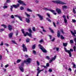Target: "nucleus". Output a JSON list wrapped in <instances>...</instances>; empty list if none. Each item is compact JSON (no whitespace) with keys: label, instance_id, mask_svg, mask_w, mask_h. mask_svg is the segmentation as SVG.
<instances>
[{"label":"nucleus","instance_id":"27","mask_svg":"<svg viewBox=\"0 0 76 76\" xmlns=\"http://www.w3.org/2000/svg\"><path fill=\"white\" fill-rule=\"evenodd\" d=\"M46 19L48 21V22H51V20H50L48 18H46Z\"/></svg>","mask_w":76,"mask_h":76},{"label":"nucleus","instance_id":"11","mask_svg":"<svg viewBox=\"0 0 76 76\" xmlns=\"http://www.w3.org/2000/svg\"><path fill=\"white\" fill-rule=\"evenodd\" d=\"M37 15L38 16L39 18H40V20H43V16H41L39 14H37Z\"/></svg>","mask_w":76,"mask_h":76},{"label":"nucleus","instance_id":"33","mask_svg":"<svg viewBox=\"0 0 76 76\" xmlns=\"http://www.w3.org/2000/svg\"><path fill=\"white\" fill-rule=\"evenodd\" d=\"M19 33V31L18 30H17L16 31L15 35L16 36L18 35V34Z\"/></svg>","mask_w":76,"mask_h":76},{"label":"nucleus","instance_id":"14","mask_svg":"<svg viewBox=\"0 0 76 76\" xmlns=\"http://www.w3.org/2000/svg\"><path fill=\"white\" fill-rule=\"evenodd\" d=\"M8 28L9 31H12V26L10 25H8Z\"/></svg>","mask_w":76,"mask_h":76},{"label":"nucleus","instance_id":"22","mask_svg":"<svg viewBox=\"0 0 76 76\" xmlns=\"http://www.w3.org/2000/svg\"><path fill=\"white\" fill-rule=\"evenodd\" d=\"M27 11H28V12H32V10L29 8H27Z\"/></svg>","mask_w":76,"mask_h":76},{"label":"nucleus","instance_id":"8","mask_svg":"<svg viewBox=\"0 0 76 76\" xmlns=\"http://www.w3.org/2000/svg\"><path fill=\"white\" fill-rule=\"evenodd\" d=\"M18 3H19L20 4H22L23 6H26V4L23 3V1L20 0L18 1Z\"/></svg>","mask_w":76,"mask_h":76},{"label":"nucleus","instance_id":"62","mask_svg":"<svg viewBox=\"0 0 76 76\" xmlns=\"http://www.w3.org/2000/svg\"><path fill=\"white\" fill-rule=\"evenodd\" d=\"M25 57H26V58H28V55H25Z\"/></svg>","mask_w":76,"mask_h":76},{"label":"nucleus","instance_id":"21","mask_svg":"<svg viewBox=\"0 0 76 76\" xmlns=\"http://www.w3.org/2000/svg\"><path fill=\"white\" fill-rule=\"evenodd\" d=\"M43 10H49V11H50L51 10H48V8H43Z\"/></svg>","mask_w":76,"mask_h":76},{"label":"nucleus","instance_id":"43","mask_svg":"<svg viewBox=\"0 0 76 76\" xmlns=\"http://www.w3.org/2000/svg\"><path fill=\"white\" fill-rule=\"evenodd\" d=\"M46 15L49 18H51V17H50V14H49V13H47Z\"/></svg>","mask_w":76,"mask_h":76},{"label":"nucleus","instance_id":"37","mask_svg":"<svg viewBox=\"0 0 76 76\" xmlns=\"http://www.w3.org/2000/svg\"><path fill=\"white\" fill-rule=\"evenodd\" d=\"M18 18L21 20V21H22V18L20 17V16H18Z\"/></svg>","mask_w":76,"mask_h":76},{"label":"nucleus","instance_id":"63","mask_svg":"<svg viewBox=\"0 0 76 76\" xmlns=\"http://www.w3.org/2000/svg\"><path fill=\"white\" fill-rule=\"evenodd\" d=\"M4 45H5V46H7V47H9V45L8 44L5 43L4 44Z\"/></svg>","mask_w":76,"mask_h":76},{"label":"nucleus","instance_id":"38","mask_svg":"<svg viewBox=\"0 0 76 76\" xmlns=\"http://www.w3.org/2000/svg\"><path fill=\"white\" fill-rule=\"evenodd\" d=\"M61 39H64V37L63 36V35H61Z\"/></svg>","mask_w":76,"mask_h":76},{"label":"nucleus","instance_id":"10","mask_svg":"<svg viewBox=\"0 0 76 76\" xmlns=\"http://www.w3.org/2000/svg\"><path fill=\"white\" fill-rule=\"evenodd\" d=\"M56 10L58 14H61V11L60 9H59L58 8H57L56 9Z\"/></svg>","mask_w":76,"mask_h":76},{"label":"nucleus","instance_id":"12","mask_svg":"<svg viewBox=\"0 0 76 76\" xmlns=\"http://www.w3.org/2000/svg\"><path fill=\"white\" fill-rule=\"evenodd\" d=\"M71 32L72 34L74 36V37H76V36L75 35V34H76V30H75L74 31V32L72 31H71Z\"/></svg>","mask_w":76,"mask_h":76},{"label":"nucleus","instance_id":"25","mask_svg":"<svg viewBox=\"0 0 76 76\" xmlns=\"http://www.w3.org/2000/svg\"><path fill=\"white\" fill-rule=\"evenodd\" d=\"M25 14L27 17H30V15L28 14L26 12H25Z\"/></svg>","mask_w":76,"mask_h":76},{"label":"nucleus","instance_id":"18","mask_svg":"<svg viewBox=\"0 0 76 76\" xmlns=\"http://www.w3.org/2000/svg\"><path fill=\"white\" fill-rule=\"evenodd\" d=\"M26 34H27L30 37H31V38H32V34H31V33H28V32H26Z\"/></svg>","mask_w":76,"mask_h":76},{"label":"nucleus","instance_id":"26","mask_svg":"<svg viewBox=\"0 0 76 76\" xmlns=\"http://www.w3.org/2000/svg\"><path fill=\"white\" fill-rule=\"evenodd\" d=\"M49 29L50 31L51 32V33H52L53 34L54 33V31H53V30L51 29V28H49Z\"/></svg>","mask_w":76,"mask_h":76},{"label":"nucleus","instance_id":"29","mask_svg":"<svg viewBox=\"0 0 76 76\" xmlns=\"http://www.w3.org/2000/svg\"><path fill=\"white\" fill-rule=\"evenodd\" d=\"M46 58L47 60H50V57H49L48 56H46Z\"/></svg>","mask_w":76,"mask_h":76},{"label":"nucleus","instance_id":"42","mask_svg":"<svg viewBox=\"0 0 76 76\" xmlns=\"http://www.w3.org/2000/svg\"><path fill=\"white\" fill-rule=\"evenodd\" d=\"M73 12L74 13H75V14L76 13V11H75V9H73Z\"/></svg>","mask_w":76,"mask_h":76},{"label":"nucleus","instance_id":"46","mask_svg":"<svg viewBox=\"0 0 76 76\" xmlns=\"http://www.w3.org/2000/svg\"><path fill=\"white\" fill-rule=\"evenodd\" d=\"M8 7L7 6H4L3 7V9H6Z\"/></svg>","mask_w":76,"mask_h":76},{"label":"nucleus","instance_id":"59","mask_svg":"<svg viewBox=\"0 0 76 76\" xmlns=\"http://www.w3.org/2000/svg\"><path fill=\"white\" fill-rule=\"evenodd\" d=\"M49 72H52V70L51 69H50L48 70Z\"/></svg>","mask_w":76,"mask_h":76},{"label":"nucleus","instance_id":"30","mask_svg":"<svg viewBox=\"0 0 76 76\" xmlns=\"http://www.w3.org/2000/svg\"><path fill=\"white\" fill-rule=\"evenodd\" d=\"M63 45L65 47H66V46L67 45V43H63Z\"/></svg>","mask_w":76,"mask_h":76},{"label":"nucleus","instance_id":"13","mask_svg":"<svg viewBox=\"0 0 76 76\" xmlns=\"http://www.w3.org/2000/svg\"><path fill=\"white\" fill-rule=\"evenodd\" d=\"M21 31L24 34V37H26L28 34H26H26H25V32H24V30L23 29H21Z\"/></svg>","mask_w":76,"mask_h":76},{"label":"nucleus","instance_id":"3","mask_svg":"<svg viewBox=\"0 0 76 76\" xmlns=\"http://www.w3.org/2000/svg\"><path fill=\"white\" fill-rule=\"evenodd\" d=\"M19 4H17V5L13 4L12 6L11 5L10 6V10L11 12H13V10H12V9H13V7H15V8H17L18 7H19Z\"/></svg>","mask_w":76,"mask_h":76},{"label":"nucleus","instance_id":"15","mask_svg":"<svg viewBox=\"0 0 76 76\" xmlns=\"http://www.w3.org/2000/svg\"><path fill=\"white\" fill-rule=\"evenodd\" d=\"M13 35V33H10L9 35V37L10 38H12V36Z\"/></svg>","mask_w":76,"mask_h":76},{"label":"nucleus","instance_id":"36","mask_svg":"<svg viewBox=\"0 0 76 76\" xmlns=\"http://www.w3.org/2000/svg\"><path fill=\"white\" fill-rule=\"evenodd\" d=\"M36 46V45L34 44L33 45L32 47V49H35V48Z\"/></svg>","mask_w":76,"mask_h":76},{"label":"nucleus","instance_id":"45","mask_svg":"<svg viewBox=\"0 0 76 76\" xmlns=\"http://www.w3.org/2000/svg\"><path fill=\"white\" fill-rule=\"evenodd\" d=\"M33 53L35 55H36V51H35L34 50L33 51Z\"/></svg>","mask_w":76,"mask_h":76},{"label":"nucleus","instance_id":"17","mask_svg":"<svg viewBox=\"0 0 76 76\" xmlns=\"http://www.w3.org/2000/svg\"><path fill=\"white\" fill-rule=\"evenodd\" d=\"M26 21L27 23H30V20H29V18H26Z\"/></svg>","mask_w":76,"mask_h":76},{"label":"nucleus","instance_id":"53","mask_svg":"<svg viewBox=\"0 0 76 76\" xmlns=\"http://www.w3.org/2000/svg\"><path fill=\"white\" fill-rule=\"evenodd\" d=\"M3 42H2L0 44V46H3Z\"/></svg>","mask_w":76,"mask_h":76},{"label":"nucleus","instance_id":"5","mask_svg":"<svg viewBox=\"0 0 76 76\" xmlns=\"http://www.w3.org/2000/svg\"><path fill=\"white\" fill-rule=\"evenodd\" d=\"M31 59L30 58H28L26 60H25V63L26 64H28L29 63H30L31 62Z\"/></svg>","mask_w":76,"mask_h":76},{"label":"nucleus","instance_id":"2","mask_svg":"<svg viewBox=\"0 0 76 76\" xmlns=\"http://www.w3.org/2000/svg\"><path fill=\"white\" fill-rule=\"evenodd\" d=\"M38 46L39 47V48L42 50V52L45 53H47V50H45L42 45H41V44L39 45Z\"/></svg>","mask_w":76,"mask_h":76},{"label":"nucleus","instance_id":"44","mask_svg":"<svg viewBox=\"0 0 76 76\" xmlns=\"http://www.w3.org/2000/svg\"><path fill=\"white\" fill-rule=\"evenodd\" d=\"M20 9L21 10H23L24 9V8H23V7H21L20 8Z\"/></svg>","mask_w":76,"mask_h":76},{"label":"nucleus","instance_id":"50","mask_svg":"<svg viewBox=\"0 0 76 76\" xmlns=\"http://www.w3.org/2000/svg\"><path fill=\"white\" fill-rule=\"evenodd\" d=\"M50 66V65L49 64V63H47L46 64V66L47 67H49Z\"/></svg>","mask_w":76,"mask_h":76},{"label":"nucleus","instance_id":"34","mask_svg":"<svg viewBox=\"0 0 76 76\" xmlns=\"http://www.w3.org/2000/svg\"><path fill=\"white\" fill-rule=\"evenodd\" d=\"M22 61V60H21V59H18L17 61V63H20V61Z\"/></svg>","mask_w":76,"mask_h":76},{"label":"nucleus","instance_id":"7","mask_svg":"<svg viewBox=\"0 0 76 76\" xmlns=\"http://www.w3.org/2000/svg\"><path fill=\"white\" fill-rule=\"evenodd\" d=\"M56 56H54V57L51 58V59L49 61V62L50 63H51L53 61H54L56 60Z\"/></svg>","mask_w":76,"mask_h":76},{"label":"nucleus","instance_id":"48","mask_svg":"<svg viewBox=\"0 0 76 76\" xmlns=\"http://www.w3.org/2000/svg\"><path fill=\"white\" fill-rule=\"evenodd\" d=\"M67 21V19H66V18L64 19V22L65 23H66Z\"/></svg>","mask_w":76,"mask_h":76},{"label":"nucleus","instance_id":"4","mask_svg":"<svg viewBox=\"0 0 76 76\" xmlns=\"http://www.w3.org/2000/svg\"><path fill=\"white\" fill-rule=\"evenodd\" d=\"M64 50L65 52L68 53L69 54V56L71 57H72V53H71V52H70L69 50H67V49L66 48H64Z\"/></svg>","mask_w":76,"mask_h":76},{"label":"nucleus","instance_id":"39","mask_svg":"<svg viewBox=\"0 0 76 76\" xmlns=\"http://www.w3.org/2000/svg\"><path fill=\"white\" fill-rule=\"evenodd\" d=\"M29 40H30L28 38L26 39V41L27 42H29Z\"/></svg>","mask_w":76,"mask_h":76},{"label":"nucleus","instance_id":"23","mask_svg":"<svg viewBox=\"0 0 76 76\" xmlns=\"http://www.w3.org/2000/svg\"><path fill=\"white\" fill-rule=\"evenodd\" d=\"M1 26H3L4 28H7V26H6L4 24H2L1 25Z\"/></svg>","mask_w":76,"mask_h":76},{"label":"nucleus","instance_id":"55","mask_svg":"<svg viewBox=\"0 0 76 76\" xmlns=\"http://www.w3.org/2000/svg\"><path fill=\"white\" fill-rule=\"evenodd\" d=\"M73 68H76V65L75 64H73Z\"/></svg>","mask_w":76,"mask_h":76},{"label":"nucleus","instance_id":"32","mask_svg":"<svg viewBox=\"0 0 76 76\" xmlns=\"http://www.w3.org/2000/svg\"><path fill=\"white\" fill-rule=\"evenodd\" d=\"M62 8L64 10V9H66L67 8V6H64L62 7Z\"/></svg>","mask_w":76,"mask_h":76},{"label":"nucleus","instance_id":"49","mask_svg":"<svg viewBox=\"0 0 76 76\" xmlns=\"http://www.w3.org/2000/svg\"><path fill=\"white\" fill-rule=\"evenodd\" d=\"M61 32L63 34H64V31H63V30L62 29H61Z\"/></svg>","mask_w":76,"mask_h":76},{"label":"nucleus","instance_id":"28","mask_svg":"<svg viewBox=\"0 0 76 76\" xmlns=\"http://www.w3.org/2000/svg\"><path fill=\"white\" fill-rule=\"evenodd\" d=\"M32 29L33 31L34 32H35V31H36V29H35V28L34 27H33L32 28Z\"/></svg>","mask_w":76,"mask_h":76},{"label":"nucleus","instance_id":"16","mask_svg":"<svg viewBox=\"0 0 76 76\" xmlns=\"http://www.w3.org/2000/svg\"><path fill=\"white\" fill-rule=\"evenodd\" d=\"M57 36L58 38H60V32L59 30L58 31Z\"/></svg>","mask_w":76,"mask_h":76},{"label":"nucleus","instance_id":"24","mask_svg":"<svg viewBox=\"0 0 76 76\" xmlns=\"http://www.w3.org/2000/svg\"><path fill=\"white\" fill-rule=\"evenodd\" d=\"M5 30V29H4L1 28V29H0V32H2L3 31H4Z\"/></svg>","mask_w":76,"mask_h":76},{"label":"nucleus","instance_id":"41","mask_svg":"<svg viewBox=\"0 0 76 76\" xmlns=\"http://www.w3.org/2000/svg\"><path fill=\"white\" fill-rule=\"evenodd\" d=\"M12 42L13 43V44H17L16 42H15V40H12Z\"/></svg>","mask_w":76,"mask_h":76},{"label":"nucleus","instance_id":"40","mask_svg":"<svg viewBox=\"0 0 76 76\" xmlns=\"http://www.w3.org/2000/svg\"><path fill=\"white\" fill-rule=\"evenodd\" d=\"M36 64H37V66H39V62L38 61L36 62Z\"/></svg>","mask_w":76,"mask_h":76},{"label":"nucleus","instance_id":"31","mask_svg":"<svg viewBox=\"0 0 76 76\" xmlns=\"http://www.w3.org/2000/svg\"><path fill=\"white\" fill-rule=\"evenodd\" d=\"M6 2L7 3H10L11 2V1L10 0H7Z\"/></svg>","mask_w":76,"mask_h":76},{"label":"nucleus","instance_id":"19","mask_svg":"<svg viewBox=\"0 0 76 76\" xmlns=\"http://www.w3.org/2000/svg\"><path fill=\"white\" fill-rule=\"evenodd\" d=\"M50 12H52V13H53V14L55 15H57V13L55 12V11L54 10H50Z\"/></svg>","mask_w":76,"mask_h":76},{"label":"nucleus","instance_id":"52","mask_svg":"<svg viewBox=\"0 0 76 76\" xmlns=\"http://www.w3.org/2000/svg\"><path fill=\"white\" fill-rule=\"evenodd\" d=\"M48 36L49 37L50 39H52V36L49 35Z\"/></svg>","mask_w":76,"mask_h":76},{"label":"nucleus","instance_id":"35","mask_svg":"<svg viewBox=\"0 0 76 76\" xmlns=\"http://www.w3.org/2000/svg\"><path fill=\"white\" fill-rule=\"evenodd\" d=\"M28 31L30 33H32V30L31 28H29L28 29Z\"/></svg>","mask_w":76,"mask_h":76},{"label":"nucleus","instance_id":"54","mask_svg":"<svg viewBox=\"0 0 76 76\" xmlns=\"http://www.w3.org/2000/svg\"><path fill=\"white\" fill-rule=\"evenodd\" d=\"M73 49L74 51H76V46H74L73 47Z\"/></svg>","mask_w":76,"mask_h":76},{"label":"nucleus","instance_id":"51","mask_svg":"<svg viewBox=\"0 0 76 76\" xmlns=\"http://www.w3.org/2000/svg\"><path fill=\"white\" fill-rule=\"evenodd\" d=\"M54 40H55V38H54V37H53V39L51 40V41H52V42H54Z\"/></svg>","mask_w":76,"mask_h":76},{"label":"nucleus","instance_id":"56","mask_svg":"<svg viewBox=\"0 0 76 76\" xmlns=\"http://www.w3.org/2000/svg\"><path fill=\"white\" fill-rule=\"evenodd\" d=\"M70 42L71 44H73V40H70Z\"/></svg>","mask_w":76,"mask_h":76},{"label":"nucleus","instance_id":"6","mask_svg":"<svg viewBox=\"0 0 76 76\" xmlns=\"http://www.w3.org/2000/svg\"><path fill=\"white\" fill-rule=\"evenodd\" d=\"M22 47L23 48V51L24 52L26 51V52H27V48H26V47L24 45V44H23L22 45Z\"/></svg>","mask_w":76,"mask_h":76},{"label":"nucleus","instance_id":"58","mask_svg":"<svg viewBox=\"0 0 76 76\" xmlns=\"http://www.w3.org/2000/svg\"><path fill=\"white\" fill-rule=\"evenodd\" d=\"M11 18L12 19H14V18H15V17H14V15H12L11 16Z\"/></svg>","mask_w":76,"mask_h":76},{"label":"nucleus","instance_id":"1","mask_svg":"<svg viewBox=\"0 0 76 76\" xmlns=\"http://www.w3.org/2000/svg\"><path fill=\"white\" fill-rule=\"evenodd\" d=\"M51 1L52 2H53V3H57V4H66L65 3L59 0L57 1Z\"/></svg>","mask_w":76,"mask_h":76},{"label":"nucleus","instance_id":"64","mask_svg":"<svg viewBox=\"0 0 76 76\" xmlns=\"http://www.w3.org/2000/svg\"><path fill=\"white\" fill-rule=\"evenodd\" d=\"M62 17L64 18V19H66V17L65 16V15H63Z\"/></svg>","mask_w":76,"mask_h":76},{"label":"nucleus","instance_id":"61","mask_svg":"<svg viewBox=\"0 0 76 76\" xmlns=\"http://www.w3.org/2000/svg\"><path fill=\"white\" fill-rule=\"evenodd\" d=\"M41 67H44L45 69H46L47 68V66H44V65H41Z\"/></svg>","mask_w":76,"mask_h":76},{"label":"nucleus","instance_id":"47","mask_svg":"<svg viewBox=\"0 0 76 76\" xmlns=\"http://www.w3.org/2000/svg\"><path fill=\"white\" fill-rule=\"evenodd\" d=\"M35 3H39V1L36 0L35 1Z\"/></svg>","mask_w":76,"mask_h":76},{"label":"nucleus","instance_id":"57","mask_svg":"<svg viewBox=\"0 0 76 76\" xmlns=\"http://www.w3.org/2000/svg\"><path fill=\"white\" fill-rule=\"evenodd\" d=\"M72 20L73 23H75V22H76V20L75 19H72Z\"/></svg>","mask_w":76,"mask_h":76},{"label":"nucleus","instance_id":"9","mask_svg":"<svg viewBox=\"0 0 76 76\" xmlns=\"http://www.w3.org/2000/svg\"><path fill=\"white\" fill-rule=\"evenodd\" d=\"M19 69L22 72H24V68L23 67L19 66Z\"/></svg>","mask_w":76,"mask_h":76},{"label":"nucleus","instance_id":"20","mask_svg":"<svg viewBox=\"0 0 76 76\" xmlns=\"http://www.w3.org/2000/svg\"><path fill=\"white\" fill-rule=\"evenodd\" d=\"M25 60H24V61L21 64V65L20 66L21 67H23L24 66V63H25Z\"/></svg>","mask_w":76,"mask_h":76},{"label":"nucleus","instance_id":"60","mask_svg":"<svg viewBox=\"0 0 76 76\" xmlns=\"http://www.w3.org/2000/svg\"><path fill=\"white\" fill-rule=\"evenodd\" d=\"M42 42H43V39H41L40 41H39V42H40V43Z\"/></svg>","mask_w":76,"mask_h":76}]
</instances>
